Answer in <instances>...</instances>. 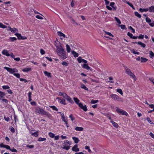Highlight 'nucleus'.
<instances>
[{
    "label": "nucleus",
    "mask_w": 154,
    "mask_h": 154,
    "mask_svg": "<svg viewBox=\"0 0 154 154\" xmlns=\"http://www.w3.org/2000/svg\"><path fill=\"white\" fill-rule=\"evenodd\" d=\"M60 44V47L56 46L57 47L56 52L58 55L60 56L61 58L64 60L67 58L66 52L64 50L62 47L61 44L59 43Z\"/></svg>",
    "instance_id": "nucleus-1"
},
{
    "label": "nucleus",
    "mask_w": 154,
    "mask_h": 154,
    "mask_svg": "<svg viewBox=\"0 0 154 154\" xmlns=\"http://www.w3.org/2000/svg\"><path fill=\"white\" fill-rule=\"evenodd\" d=\"M35 112L41 115H46L48 117L51 116V115L48 112L38 107H36L35 108Z\"/></svg>",
    "instance_id": "nucleus-2"
},
{
    "label": "nucleus",
    "mask_w": 154,
    "mask_h": 154,
    "mask_svg": "<svg viewBox=\"0 0 154 154\" xmlns=\"http://www.w3.org/2000/svg\"><path fill=\"white\" fill-rule=\"evenodd\" d=\"M124 68L126 74L129 75L131 78H133L134 81H136L137 80L136 77L131 71L126 66H124Z\"/></svg>",
    "instance_id": "nucleus-3"
},
{
    "label": "nucleus",
    "mask_w": 154,
    "mask_h": 154,
    "mask_svg": "<svg viewBox=\"0 0 154 154\" xmlns=\"http://www.w3.org/2000/svg\"><path fill=\"white\" fill-rule=\"evenodd\" d=\"M110 97L114 100H117L118 101H123L122 98H120L118 96L115 94H112L110 95Z\"/></svg>",
    "instance_id": "nucleus-4"
},
{
    "label": "nucleus",
    "mask_w": 154,
    "mask_h": 154,
    "mask_svg": "<svg viewBox=\"0 0 154 154\" xmlns=\"http://www.w3.org/2000/svg\"><path fill=\"white\" fill-rule=\"evenodd\" d=\"M117 109H116V111L118 113H120L123 115H125L127 116L128 115V114L127 112L125 111L124 110L119 109L117 107H116Z\"/></svg>",
    "instance_id": "nucleus-5"
},
{
    "label": "nucleus",
    "mask_w": 154,
    "mask_h": 154,
    "mask_svg": "<svg viewBox=\"0 0 154 154\" xmlns=\"http://www.w3.org/2000/svg\"><path fill=\"white\" fill-rule=\"evenodd\" d=\"M4 68L11 74H14V72H17V69L15 68L12 69L6 66Z\"/></svg>",
    "instance_id": "nucleus-6"
},
{
    "label": "nucleus",
    "mask_w": 154,
    "mask_h": 154,
    "mask_svg": "<svg viewBox=\"0 0 154 154\" xmlns=\"http://www.w3.org/2000/svg\"><path fill=\"white\" fill-rule=\"evenodd\" d=\"M56 99H58L60 100L59 101L60 103L62 104H63L64 105H66V104L65 99H62L60 97H57Z\"/></svg>",
    "instance_id": "nucleus-7"
},
{
    "label": "nucleus",
    "mask_w": 154,
    "mask_h": 154,
    "mask_svg": "<svg viewBox=\"0 0 154 154\" xmlns=\"http://www.w3.org/2000/svg\"><path fill=\"white\" fill-rule=\"evenodd\" d=\"M79 106L80 108L82 109L85 111H86L87 110V108L86 105H85L84 106L82 103H80L79 104Z\"/></svg>",
    "instance_id": "nucleus-8"
},
{
    "label": "nucleus",
    "mask_w": 154,
    "mask_h": 154,
    "mask_svg": "<svg viewBox=\"0 0 154 154\" xmlns=\"http://www.w3.org/2000/svg\"><path fill=\"white\" fill-rule=\"evenodd\" d=\"M2 54L6 56H10V54L9 53V52L8 50L4 49L2 51Z\"/></svg>",
    "instance_id": "nucleus-9"
},
{
    "label": "nucleus",
    "mask_w": 154,
    "mask_h": 154,
    "mask_svg": "<svg viewBox=\"0 0 154 154\" xmlns=\"http://www.w3.org/2000/svg\"><path fill=\"white\" fill-rule=\"evenodd\" d=\"M9 29H7V30L8 31H10L11 32L15 33V32H18V30L16 28H11V27H9Z\"/></svg>",
    "instance_id": "nucleus-10"
},
{
    "label": "nucleus",
    "mask_w": 154,
    "mask_h": 154,
    "mask_svg": "<svg viewBox=\"0 0 154 154\" xmlns=\"http://www.w3.org/2000/svg\"><path fill=\"white\" fill-rule=\"evenodd\" d=\"M57 35L60 36L61 37L60 39H62L66 37L65 35L60 31L57 32Z\"/></svg>",
    "instance_id": "nucleus-11"
},
{
    "label": "nucleus",
    "mask_w": 154,
    "mask_h": 154,
    "mask_svg": "<svg viewBox=\"0 0 154 154\" xmlns=\"http://www.w3.org/2000/svg\"><path fill=\"white\" fill-rule=\"evenodd\" d=\"M72 150L75 152H78L79 151V149L78 148V146L77 144L75 145L72 149Z\"/></svg>",
    "instance_id": "nucleus-12"
},
{
    "label": "nucleus",
    "mask_w": 154,
    "mask_h": 154,
    "mask_svg": "<svg viewBox=\"0 0 154 154\" xmlns=\"http://www.w3.org/2000/svg\"><path fill=\"white\" fill-rule=\"evenodd\" d=\"M82 66L83 68L87 70L90 69H91L88 64H84L82 65Z\"/></svg>",
    "instance_id": "nucleus-13"
},
{
    "label": "nucleus",
    "mask_w": 154,
    "mask_h": 154,
    "mask_svg": "<svg viewBox=\"0 0 154 154\" xmlns=\"http://www.w3.org/2000/svg\"><path fill=\"white\" fill-rule=\"evenodd\" d=\"M72 139L74 141V143H78L79 141V138L75 137H72Z\"/></svg>",
    "instance_id": "nucleus-14"
},
{
    "label": "nucleus",
    "mask_w": 154,
    "mask_h": 154,
    "mask_svg": "<svg viewBox=\"0 0 154 154\" xmlns=\"http://www.w3.org/2000/svg\"><path fill=\"white\" fill-rule=\"evenodd\" d=\"M31 70V68H25L22 69V71L24 72H27Z\"/></svg>",
    "instance_id": "nucleus-15"
},
{
    "label": "nucleus",
    "mask_w": 154,
    "mask_h": 154,
    "mask_svg": "<svg viewBox=\"0 0 154 154\" xmlns=\"http://www.w3.org/2000/svg\"><path fill=\"white\" fill-rule=\"evenodd\" d=\"M65 99L70 103H73V101L72 99L69 96H68Z\"/></svg>",
    "instance_id": "nucleus-16"
},
{
    "label": "nucleus",
    "mask_w": 154,
    "mask_h": 154,
    "mask_svg": "<svg viewBox=\"0 0 154 154\" xmlns=\"http://www.w3.org/2000/svg\"><path fill=\"white\" fill-rule=\"evenodd\" d=\"M61 117L62 120L65 123L67 122V118H65L64 114H61Z\"/></svg>",
    "instance_id": "nucleus-17"
},
{
    "label": "nucleus",
    "mask_w": 154,
    "mask_h": 154,
    "mask_svg": "<svg viewBox=\"0 0 154 154\" xmlns=\"http://www.w3.org/2000/svg\"><path fill=\"white\" fill-rule=\"evenodd\" d=\"M110 122L112 123V125L115 128H117L119 127L118 124L116 122L113 121L112 120H111Z\"/></svg>",
    "instance_id": "nucleus-18"
},
{
    "label": "nucleus",
    "mask_w": 154,
    "mask_h": 154,
    "mask_svg": "<svg viewBox=\"0 0 154 154\" xmlns=\"http://www.w3.org/2000/svg\"><path fill=\"white\" fill-rule=\"evenodd\" d=\"M139 11L140 12H146L149 11L148 8H140L139 9Z\"/></svg>",
    "instance_id": "nucleus-19"
},
{
    "label": "nucleus",
    "mask_w": 154,
    "mask_h": 154,
    "mask_svg": "<svg viewBox=\"0 0 154 154\" xmlns=\"http://www.w3.org/2000/svg\"><path fill=\"white\" fill-rule=\"evenodd\" d=\"M148 9L150 12L154 13V6H151Z\"/></svg>",
    "instance_id": "nucleus-20"
},
{
    "label": "nucleus",
    "mask_w": 154,
    "mask_h": 154,
    "mask_svg": "<svg viewBox=\"0 0 154 154\" xmlns=\"http://www.w3.org/2000/svg\"><path fill=\"white\" fill-rule=\"evenodd\" d=\"M149 56L151 58H154V53L152 51H149Z\"/></svg>",
    "instance_id": "nucleus-21"
},
{
    "label": "nucleus",
    "mask_w": 154,
    "mask_h": 154,
    "mask_svg": "<svg viewBox=\"0 0 154 154\" xmlns=\"http://www.w3.org/2000/svg\"><path fill=\"white\" fill-rule=\"evenodd\" d=\"M32 135L35 137H38V136L39 131H38L34 133H30Z\"/></svg>",
    "instance_id": "nucleus-22"
},
{
    "label": "nucleus",
    "mask_w": 154,
    "mask_h": 154,
    "mask_svg": "<svg viewBox=\"0 0 154 154\" xmlns=\"http://www.w3.org/2000/svg\"><path fill=\"white\" fill-rule=\"evenodd\" d=\"M73 100H74L75 103L78 105L79 106V104L80 103H81L80 102V101L79 100L78 98L76 97H74L73 98Z\"/></svg>",
    "instance_id": "nucleus-23"
},
{
    "label": "nucleus",
    "mask_w": 154,
    "mask_h": 154,
    "mask_svg": "<svg viewBox=\"0 0 154 154\" xmlns=\"http://www.w3.org/2000/svg\"><path fill=\"white\" fill-rule=\"evenodd\" d=\"M75 130L76 131H82L83 130V128L82 127H76Z\"/></svg>",
    "instance_id": "nucleus-24"
},
{
    "label": "nucleus",
    "mask_w": 154,
    "mask_h": 154,
    "mask_svg": "<svg viewBox=\"0 0 154 154\" xmlns=\"http://www.w3.org/2000/svg\"><path fill=\"white\" fill-rule=\"evenodd\" d=\"M71 52L72 54L74 56V57H76L79 56V54L78 53L75 52V51H72Z\"/></svg>",
    "instance_id": "nucleus-25"
},
{
    "label": "nucleus",
    "mask_w": 154,
    "mask_h": 154,
    "mask_svg": "<svg viewBox=\"0 0 154 154\" xmlns=\"http://www.w3.org/2000/svg\"><path fill=\"white\" fill-rule=\"evenodd\" d=\"M44 73L46 76H48V77H51L50 73L46 71H45L44 72Z\"/></svg>",
    "instance_id": "nucleus-26"
},
{
    "label": "nucleus",
    "mask_w": 154,
    "mask_h": 154,
    "mask_svg": "<svg viewBox=\"0 0 154 154\" xmlns=\"http://www.w3.org/2000/svg\"><path fill=\"white\" fill-rule=\"evenodd\" d=\"M66 50L68 53H69L71 51V48L69 46V45H68L66 44Z\"/></svg>",
    "instance_id": "nucleus-27"
},
{
    "label": "nucleus",
    "mask_w": 154,
    "mask_h": 154,
    "mask_svg": "<svg viewBox=\"0 0 154 154\" xmlns=\"http://www.w3.org/2000/svg\"><path fill=\"white\" fill-rule=\"evenodd\" d=\"M130 50L132 53L134 54H139V52L135 51L133 49L131 48L130 49Z\"/></svg>",
    "instance_id": "nucleus-28"
},
{
    "label": "nucleus",
    "mask_w": 154,
    "mask_h": 154,
    "mask_svg": "<svg viewBox=\"0 0 154 154\" xmlns=\"http://www.w3.org/2000/svg\"><path fill=\"white\" fill-rule=\"evenodd\" d=\"M137 44L138 45H140L141 47L143 48H145L146 47V45L145 44L142 43L141 42H137Z\"/></svg>",
    "instance_id": "nucleus-29"
},
{
    "label": "nucleus",
    "mask_w": 154,
    "mask_h": 154,
    "mask_svg": "<svg viewBox=\"0 0 154 154\" xmlns=\"http://www.w3.org/2000/svg\"><path fill=\"white\" fill-rule=\"evenodd\" d=\"M15 35L17 36V37L18 38V39L19 40L21 39V38L22 37V36L20 34L16 33L15 34Z\"/></svg>",
    "instance_id": "nucleus-30"
},
{
    "label": "nucleus",
    "mask_w": 154,
    "mask_h": 154,
    "mask_svg": "<svg viewBox=\"0 0 154 154\" xmlns=\"http://www.w3.org/2000/svg\"><path fill=\"white\" fill-rule=\"evenodd\" d=\"M49 107L51 108L53 110L57 111L58 110L57 108L54 106H50Z\"/></svg>",
    "instance_id": "nucleus-31"
},
{
    "label": "nucleus",
    "mask_w": 154,
    "mask_h": 154,
    "mask_svg": "<svg viewBox=\"0 0 154 154\" xmlns=\"http://www.w3.org/2000/svg\"><path fill=\"white\" fill-rule=\"evenodd\" d=\"M148 60V59L146 58L143 57H141V62H145Z\"/></svg>",
    "instance_id": "nucleus-32"
},
{
    "label": "nucleus",
    "mask_w": 154,
    "mask_h": 154,
    "mask_svg": "<svg viewBox=\"0 0 154 154\" xmlns=\"http://www.w3.org/2000/svg\"><path fill=\"white\" fill-rule=\"evenodd\" d=\"M46 140V138H44H44L39 137L38 139V140L40 142Z\"/></svg>",
    "instance_id": "nucleus-33"
},
{
    "label": "nucleus",
    "mask_w": 154,
    "mask_h": 154,
    "mask_svg": "<svg viewBox=\"0 0 154 154\" xmlns=\"http://www.w3.org/2000/svg\"><path fill=\"white\" fill-rule=\"evenodd\" d=\"M116 91L120 94L122 95H123V93L121 89H117L116 90Z\"/></svg>",
    "instance_id": "nucleus-34"
},
{
    "label": "nucleus",
    "mask_w": 154,
    "mask_h": 154,
    "mask_svg": "<svg viewBox=\"0 0 154 154\" xmlns=\"http://www.w3.org/2000/svg\"><path fill=\"white\" fill-rule=\"evenodd\" d=\"M145 20L146 22L148 23L149 24L152 22L151 20L148 17H146Z\"/></svg>",
    "instance_id": "nucleus-35"
},
{
    "label": "nucleus",
    "mask_w": 154,
    "mask_h": 154,
    "mask_svg": "<svg viewBox=\"0 0 154 154\" xmlns=\"http://www.w3.org/2000/svg\"><path fill=\"white\" fill-rule=\"evenodd\" d=\"M48 135L49 136V137L51 138H53L55 136L54 134L52 132L49 133Z\"/></svg>",
    "instance_id": "nucleus-36"
},
{
    "label": "nucleus",
    "mask_w": 154,
    "mask_h": 154,
    "mask_svg": "<svg viewBox=\"0 0 154 154\" xmlns=\"http://www.w3.org/2000/svg\"><path fill=\"white\" fill-rule=\"evenodd\" d=\"M135 15L139 18H140L141 17V15L137 12H134Z\"/></svg>",
    "instance_id": "nucleus-37"
},
{
    "label": "nucleus",
    "mask_w": 154,
    "mask_h": 154,
    "mask_svg": "<svg viewBox=\"0 0 154 154\" xmlns=\"http://www.w3.org/2000/svg\"><path fill=\"white\" fill-rule=\"evenodd\" d=\"M81 88L84 89L86 91H88V88L86 87L85 85L83 84H82L81 85Z\"/></svg>",
    "instance_id": "nucleus-38"
},
{
    "label": "nucleus",
    "mask_w": 154,
    "mask_h": 154,
    "mask_svg": "<svg viewBox=\"0 0 154 154\" xmlns=\"http://www.w3.org/2000/svg\"><path fill=\"white\" fill-rule=\"evenodd\" d=\"M125 3L128 4L133 9H134V7L132 4L127 1L125 2Z\"/></svg>",
    "instance_id": "nucleus-39"
},
{
    "label": "nucleus",
    "mask_w": 154,
    "mask_h": 154,
    "mask_svg": "<svg viewBox=\"0 0 154 154\" xmlns=\"http://www.w3.org/2000/svg\"><path fill=\"white\" fill-rule=\"evenodd\" d=\"M83 60V59H82V57H79L77 58V60L79 63H81L82 62Z\"/></svg>",
    "instance_id": "nucleus-40"
},
{
    "label": "nucleus",
    "mask_w": 154,
    "mask_h": 154,
    "mask_svg": "<svg viewBox=\"0 0 154 154\" xmlns=\"http://www.w3.org/2000/svg\"><path fill=\"white\" fill-rule=\"evenodd\" d=\"M9 38L11 40V42H13L15 41H16L17 39V38L16 37H10Z\"/></svg>",
    "instance_id": "nucleus-41"
},
{
    "label": "nucleus",
    "mask_w": 154,
    "mask_h": 154,
    "mask_svg": "<svg viewBox=\"0 0 154 154\" xmlns=\"http://www.w3.org/2000/svg\"><path fill=\"white\" fill-rule=\"evenodd\" d=\"M63 149H65L66 150H68L70 148V146L67 145H65L63 147H62Z\"/></svg>",
    "instance_id": "nucleus-42"
},
{
    "label": "nucleus",
    "mask_w": 154,
    "mask_h": 154,
    "mask_svg": "<svg viewBox=\"0 0 154 154\" xmlns=\"http://www.w3.org/2000/svg\"><path fill=\"white\" fill-rule=\"evenodd\" d=\"M99 102L98 100H91V104H95Z\"/></svg>",
    "instance_id": "nucleus-43"
},
{
    "label": "nucleus",
    "mask_w": 154,
    "mask_h": 154,
    "mask_svg": "<svg viewBox=\"0 0 154 154\" xmlns=\"http://www.w3.org/2000/svg\"><path fill=\"white\" fill-rule=\"evenodd\" d=\"M114 18L118 23L119 24H120L121 23V22L120 20L117 17H114Z\"/></svg>",
    "instance_id": "nucleus-44"
},
{
    "label": "nucleus",
    "mask_w": 154,
    "mask_h": 154,
    "mask_svg": "<svg viewBox=\"0 0 154 154\" xmlns=\"http://www.w3.org/2000/svg\"><path fill=\"white\" fill-rule=\"evenodd\" d=\"M7 27V26L4 25L2 23H0V28L5 29Z\"/></svg>",
    "instance_id": "nucleus-45"
},
{
    "label": "nucleus",
    "mask_w": 154,
    "mask_h": 154,
    "mask_svg": "<svg viewBox=\"0 0 154 154\" xmlns=\"http://www.w3.org/2000/svg\"><path fill=\"white\" fill-rule=\"evenodd\" d=\"M2 87L4 89H8L10 88V87L8 85H3Z\"/></svg>",
    "instance_id": "nucleus-46"
},
{
    "label": "nucleus",
    "mask_w": 154,
    "mask_h": 154,
    "mask_svg": "<svg viewBox=\"0 0 154 154\" xmlns=\"http://www.w3.org/2000/svg\"><path fill=\"white\" fill-rule=\"evenodd\" d=\"M105 34L110 36H111L112 37H113V35L110 32L105 31Z\"/></svg>",
    "instance_id": "nucleus-47"
},
{
    "label": "nucleus",
    "mask_w": 154,
    "mask_h": 154,
    "mask_svg": "<svg viewBox=\"0 0 154 154\" xmlns=\"http://www.w3.org/2000/svg\"><path fill=\"white\" fill-rule=\"evenodd\" d=\"M64 143L65 144V145H70V144L68 140H65L64 141Z\"/></svg>",
    "instance_id": "nucleus-48"
},
{
    "label": "nucleus",
    "mask_w": 154,
    "mask_h": 154,
    "mask_svg": "<svg viewBox=\"0 0 154 154\" xmlns=\"http://www.w3.org/2000/svg\"><path fill=\"white\" fill-rule=\"evenodd\" d=\"M35 17L36 18L40 20H42L43 19L42 17L39 15L36 16Z\"/></svg>",
    "instance_id": "nucleus-49"
},
{
    "label": "nucleus",
    "mask_w": 154,
    "mask_h": 154,
    "mask_svg": "<svg viewBox=\"0 0 154 154\" xmlns=\"http://www.w3.org/2000/svg\"><path fill=\"white\" fill-rule=\"evenodd\" d=\"M69 117L70 118L72 121H73L75 119V118L73 116L72 114H71L69 116Z\"/></svg>",
    "instance_id": "nucleus-50"
},
{
    "label": "nucleus",
    "mask_w": 154,
    "mask_h": 154,
    "mask_svg": "<svg viewBox=\"0 0 154 154\" xmlns=\"http://www.w3.org/2000/svg\"><path fill=\"white\" fill-rule=\"evenodd\" d=\"M14 75L15 76L18 78H19L20 77V75L19 73H14Z\"/></svg>",
    "instance_id": "nucleus-51"
},
{
    "label": "nucleus",
    "mask_w": 154,
    "mask_h": 154,
    "mask_svg": "<svg viewBox=\"0 0 154 154\" xmlns=\"http://www.w3.org/2000/svg\"><path fill=\"white\" fill-rule=\"evenodd\" d=\"M20 80L21 82H24L25 83H26L27 82V80L25 79H23V78H20Z\"/></svg>",
    "instance_id": "nucleus-52"
},
{
    "label": "nucleus",
    "mask_w": 154,
    "mask_h": 154,
    "mask_svg": "<svg viewBox=\"0 0 154 154\" xmlns=\"http://www.w3.org/2000/svg\"><path fill=\"white\" fill-rule=\"evenodd\" d=\"M149 80L153 85H154V79L152 78H149Z\"/></svg>",
    "instance_id": "nucleus-53"
},
{
    "label": "nucleus",
    "mask_w": 154,
    "mask_h": 154,
    "mask_svg": "<svg viewBox=\"0 0 154 154\" xmlns=\"http://www.w3.org/2000/svg\"><path fill=\"white\" fill-rule=\"evenodd\" d=\"M120 27H121V28L122 29H127L126 27V26H125V25H121L120 26Z\"/></svg>",
    "instance_id": "nucleus-54"
},
{
    "label": "nucleus",
    "mask_w": 154,
    "mask_h": 154,
    "mask_svg": "<svg viewBox=\"0 0 154 154\" xmlns=\"http://www.w3.org/2000/svg\"><path fill=\"white\" fill-rule=\"evenodd\" d=\"M5 95L4 93L0 91V97H3Z\"/></svg>",
    "instance_id": "nucleus-55"
},
{
    "label": "nucleus",
    "mask_w": 154,
    "mask_h": 154,
    "mask_svg": "<svg viewBox=\"0 0 154 154\" xmlns=\"http://www.w3.org/2000/svg\"><path fill=\"white\" fill-rule=\"evenodd\" d=\"M149 107L151 109H153L152 110L154 112V104H150L149 105Z\"/></svg>",
    "instance_id": "nucleus-56"
},
{
    "label": "nucleus",
    "mask_w": 154,
    "mask_h": 154,
    "mask_svg": "<svg viewBox=\"0 0 154 154\" xmlns=\"http://www.w3.org/2000/svg\"><path fill=\"white\" fill-rule=\"evenodd\" d=\"M62 64L63 66H67L68 63L64 61L62 63Z\"/></svg>",
    "instance_id": "nucleus-57"
},
{
    "label": "nucleus",
    "mask_w": 154,
    "mask_h": 154,
    "mask_svg": "<svg viewBox=\"0 0 154 154\" xmlns=\"http://www.w3.org/2000/svg\"><path fill=\"white\" fill-rule=\"evenodd\" d=\"M10 130L12 132L14 133L15 132V130L13 127H10Z\"/></svg>",
    "instance_id": "nucleus-58"
},
{
    "label": "nucleus",
    "mask_w": 154,
    "mask_h": 154,
    "mask_svg": "<svg viewBox=\"0 0 154 154\" xmlns=\"http://www.w3.org/2000/svg\"><path fill=\"white\" fill-rule=\"evenodd\" d=\"M10 150H11L12 152H17V149H15L14 147L13 148L11 149H10Z\"/></svg>",
    "instance_id": "nucleus-59"
},
{
    "label": "nucleus",
    "mask_w": 154,
    "mask_h": 154,
    "mask_svg": "<svg viewBox=\"0 0 154 154\" xmlns=\"http://www.w3.org/2000/svg\"><path fill=\"white\" fill-rule=\"evenodd\" d=\"M146 120L150 124H152V121L150 120V118H147L146 119Z\"/></svg>",
    "instance_id": "nucleus-60"
},
{
    "label": "nucleus",
    "mask_w": 154,
    "mask_h": 154,
    "mask_svg": "<svg viewBox=\"0 0 154 154\" xmlns=\"http://www.w3.org/2000/svg\"><path fill=\"white\" fill-rule=\"evenodd\" d=\"M40 52L42 55L44 54L45 53V51L42 49H41L40 50Z\"/></svg>",
    "instance_id": "nucleus-61"
},
{
    "label": "nucleus",
    "mask_w": 154,
    "mask_h": 154,
    "mask_svg": "<svg viewBox=\"0 0 154 154\" xmlns=\"http://www.w3.org/2000/svg\"><path fill=\"white\" fill-rule=\"evenodd\" d=\"M127 35L131 38H132V37L133 35H132V33H130L129 32H128V33Z\"/></svg>",
    "instance_id": "nucleus-62"
},
{
    "label": "nucleus",
    "mask_w": 154,
    "mask_h": 154,
    "mask_svg": "<svg viewBox=\"0 0 154 154\" xmlns=\"http://www.w3.org/2000/svg\"><path fill=\"white\" fill-rule=\"evenodd\" d=\"M4 118L5 120L6 121H7V122H8V121H9V119H10V118H9V117H5V116H4Z\"/></svg>",
    "instance_id": "nucleus-63"
},
{
    "label": "nucleus",
    "mask_w": 154,
    "mask_h": 154,
    "mask_svg": "<svg viewBox=\"0 0 154 154\" xmlns=\"http://www.w3.org/2000/svg\"><path fill=\"white\" fill-rule=\"evenodd\" d=\"M149 25L152 27L154 26V21H152V22L149 23Z\"/></svg>",
    "instance_id": "nucleus-64"
}]
</instances>
